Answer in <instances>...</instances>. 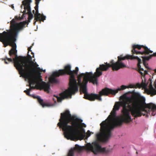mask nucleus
Masks as SVG:
<instances>
[{
  "instance_id": "obj_1",
  "label": "nucleus",
  "mask_w": 156,
  "mask_h": 156,
  "mask_svg": "<svg viewBox=\"0 0 156 156\" xmlns=\"http://www.w3.org/2000/svg\"><path fill=\"white\" fill-rule=\"evenodd\" d=\"M136 59L138 62L137 65L138 69V71L140 74V59L137 56H134L133 55H127L125 56L122 55L118 57V60L115 62L113 60H111L109 63L107 62L105 64H101L97 68L96 72L93 74L92 72H86L85 73H81L77 76L78 82L75 78V74H74V78L76 83L71 85L69 79V87L68 89L62 93L60 95L63 97H67L74 94L78 91L79 86L80 90L84 94V98L90 101H94L95 99L99 101H102L101 98L98 97L99 94L88 93L87 90V85L88 81L93 84H98V78L102 75V71H106L109 67H111L113 71H117L119 69L126 67V65L122 62L125 59Z\"/></svg>"
},
{
  "instance_id": "obj_2",
  "label": "nucleus",
  "mask_w": 156,
  "mask_h": 156,
  "mask_svg": "<svg viewBox=\"0 0 156 156\" xmlns=\"http://www.w3.org/2000/svg\"><path fill=\"white\" fill-rule=\"evenodd\" d=\"M138 103L136 98L127 96L122 97V101L115 102L110 115L100 124L101 133L97 134V139L103 142L107 141L111 136L112 130L115 127L121 126L123 122L128 123L132 121L127 105L133 116L140 117L141 115L137 108Z\"/></svg>"
},
{
  "instance_id": "obj_3",
  "label": "nucleus",
  "mask_w": 156,
  "mask_h": 156,
  "mask_svg": "<svg viewBox=\"0 0 156 156\" xmlns=\"http://www.w3.org/2000/svg\"><path fill=\"white\" fill-rule=\"evenodd\" d=\"M4 33L3 35L5 36V38L4 39H1V42L3 44L4 47H6L9 45L12 47V48L9 51V54L11 58H8L5 57L4 58H2V60L4 61L6 64H8L9 62H13L14 66L18 70L20 75H23L22 71L26 69L27 66H29L31 72L30 76H33L34 73H37L39 74L38 76L39 79L42 81L40 73L41 69L39 67H37L39 65L36 62H34L31 60V56L29 55L30 57V60H27L26 61L25 60L27 59L26 57L17 56L16 46L15 43L16 40V34L11 32Z\"/></svg>"
},
{
  "instance_id": "obj_4",
  "label": "nucleus",
  "mask_w": 156,
  "mask_h": 156,
  "mask_svg": "<svg viewBox=\"0 0 156 156\" xmlns=\"http://www.w3.org/2000/svg\"><path fill=\"white\" fill-rule=\"evenodd\" d=\"M59 122L57 125L62 128L65 137L68 139L72 140H81L85 137L84 129L81 126L80 123L82 120L75 116H72L68 110L61 114Z\"/></svg>"
},
{
  "instance_id": "obj_5",
  "label": "nucleus",
  "mask_w": 156,
  "mask_h": 156,
  "mask_svg": "<svg viewBox=\"0 0 156 156\" xmlns=\"http://www.w3.org/2000/svg\"><path fill=\"white\" fill-rule=\"evenodd\" d=\"M32 2V0H24L22 2V5H24V10L23 11V15L28 14V21H24L18 23H16L14 19L12 20L10 22V29L7 30L6 31H4L2 33H0V40L1 39H4L5 38V36L3 35L5 32L9 33L16 34V39L17 36V32L18 30L22 29L23 27L27 24H28L30 20L33 18V15L32 14L30 7V3ZM0 41L1 42V40Z\"/></svg>"
},
{
  "instance_id": "obj_6",
  "label": "nucleus",
  "mask_w": 156,
  "mask_h": 156,
  "mask_svg": "<svg viewBox=\"0 0 156 156\" xmlns=\"http://www.w3.org/2000/svg\"><path fill=\"white\" fill-rule=\"evenodd\" d=\"M26 69L23 70L22 74L20 75L28 79L30 88L28 90L30 92L32 90L36 89H43L45 91L48 92L50 88V85L49 83H46L44 82H39L37 79L30 76L31 72L29 66H27Z\"/></svg>"
},
{
  "instance_id": "obj_7",
  "label": "nucleus",
  "mask_w": 156,
  "mask_h": 156,
  "mask_svg": "<svg viewBox=\"0 0 156 156\" xmlns=\"http://www.w3.org/2000/svg\"><path fill=\"white\" fill-rule=\"evenodd\" d=\"M71 66L69 64H67L65 66L64 69H60L57 71L54 72L49 78L50 82L51 83H57L58 82V81L56 79V77L67 74L70 76L69 79H70L71 85L73 84L74 82V83H76V80L74 77V74H78L79 68L76 67L75 70L73 71H71Z\"/></svg>"
},
{
  "instance_id": "obj_8",
  "label": "nucleus",
  "mask_w": 156,
  "mask_h": 156,
  "mask_svg": "<svg viewBox=\"0 0 156 156\" xmlns=\"http://www.w3.org/2000/svg\"><path fill=\"white\" fill-rule=\"evenodd\" d=\"M84 147L87 151H91L95 154L99 153H107L109 152L108 150H106L105 147L102 148L99 143L97 141L93 142L91 144L88 143Z\"/></svg>"
},
{
  "instance_id": "obj_9",
  "label": "nucleus",
  "mask_w": 156,
  "mask_h": 156,
  "mask_svg": "<svg viewBox=\"0 0 156 156\" xmlns=\"http://www.w3.org/2000/svg\"><path fill=\"white\" fill-rule=\"evenodd\" d=\"M138 106L137 108L139 110L140 113L142 115H145V114L142 113L144 112L146 113H149L151 112L152 115L154 116L156 114V105L152 103L147 104L144 103L143 107H141L139 101Z\"/></svg>"
},
{
  "instance_id": "obj_10",
  "label": "nucleus",
  "mask_w": 156,
  "mask_h": 156,
  "mask_svg": "<svg viewBox=\"0 0 156 156\" xmlns=\"http://www.w3.org/2000/svg\"><path fill=\"white\" fill-rule=\"evenodd\" d=\"M149 84V89H146V91L148 94H150L151 96L152 97L156 95V90L153 88L152 85L151 80L150 78L148 80L147 82L146 79H144V81L142 80L141 84L137 83L136 85L137 87L139 88L143 87L145 89L146 88Z\"/></svg>"
},
{
  "instance_id": "obj_11",
  "label": "nucleus",
  "mask_w": 156,
  "mask_h": 156,
  "mask_svg": "<svg viewBox=\"0 0 156 156\" xmlns=\"http://www.w3.org/2000/svg\"><path fill=\"white\" fill-rule=\"evenodd\" d=\"M131 52L133 55L135 54L136 55H148L149 53H152L153 51L150 50L147 47L143 45L133 44L132 46Z\"/></svg>"
},
{
  "instance_id": "obj_12",
  "label": "nucleus",
  "mask_w": 156,
  "mask_h": 156,
  "mask_svg": "<svg viewBox=\"0 0 156 156\" xmlns=\"http://www.w3.org/2000/svg\"><path fill=\"white\" fill-rule=\"evenodd\" d=\"M127 86L122 85L121 86L120 88H118L116 90L106 87L102 89L101 91L99 92L98 97H100V98H101V96L103 95L107 96L109 94L115 95L119 91L124 90L127 88Z\"/></svg>"
},
{
  "instance_id": "obj_13",
  "label": "nucleus",
  "mask_w": 156,
  "mask_h": 156,
  "mask_svg": "<svg viewBox=\"0 0 156 156\" xmlns=\"http://www.w3.org/2000/svg\"><path fill=\"white\" fill-rule=\"evenodd\" d=\"M31 97H33L34 99H37L38 102L39 104L43 107L44 108L45 107H49L52 106L53 105L52 104H50L48 103H45L44 101V100L41 98L40 97L38 96H35L34 95H31Z\"/></svg>"
},
{
  "instance_id": "obj_14",
  "label": "nucleus",
  "mask_w": 156,
  "mask_h": 156,
  "mask_svg": "<svg viewBox=\"0 0 156 156\" xmlns=\"http://www.w3.org/2000/svg\"><path fill=\"white\" fill-rule=\"evenodd\" d=\"M83 150V148L77 144L75 145L74 148H71L69 151L68 156H74V151H76L79 152H80Z\"/></svg>"
},
{
  "instance_id": "obj_15",
  "label": "nucleus",
  "mask_w": 156,
  "mask_h": 156,
  "mask_svg": "<svg viewBox=\"0 0 156 156\" xmlns=\"http://www.w3.org/2000/svg\"><path fill=\"white\" fill-rule=\"evenodd\" d=\"M156 56V52L154 53L153 54L150 55L149 56H144L143 57H142L143 58V63L145 67L146 68H147V69H149V68L147 66L148 64H147L146 61H148L149 60L150 58H151L153 56Z\"/></svg>"
},
{
  "instance_id": "obj_16",
  "label": "nucleus",
  "mask_w": 156,
  "mask_h": 156,
  "mask_svg": "<svg viewBox=\"0 0 156 156\" xmlns=\"http://www.w3.org/2000/svg\"><path fill=\"white\" fill-rule=\"evenodd\" d=\"M62 93H60L59 94V95L60 97H59L58 96L54 95V97H55L56 98H53V101H54L55 103H56V100L58 102H61L62 100V99H64L65 98H68L69 97H71V96H69L67 97H63L61 96L60 95Z\"/></svg>"
},
{
  "instance_id": "obj_17",
  "label": "nucleus",
  "mask_w": 156,
  "mask_h": 156,
  "mask_svg": "<svg viewBox=\"0 0 156 156\" xmlns=\"http://www.w3.org/2000/svg\"><path fill=\"white\" fill-rule=\"evenodd\" d=\"M24 92L26 93L27 95H28L29 96H31V95H30V92L28 90H25L24 91Z\"/></svg>"
},
{
  "instance_id": "obj_18",
  "label": "nucleus",
  "mask_w": 156,
  "mask_h": 156,
  "mask_svg": "<svg viewBox=\"0 0 156 156\" xmlns=\"http://www.w3.org/2000/svg\"><path fill=\"white\" fill-rule=\"evenodd\" d=\"M91 132H90V131L88 130L86 133V134L87 135V137H89L91 133Z\"/></svg>"
},
{
  "instance_id": "obj_19",
  "label": "nucleus",
  "mask_w": 156,
  "mask_h": 156,
  "mask_svg": "<svg viewBox=\"0 0 156 156\" xmlns=\"http://www.w3.org/2000/svg\"><path fill=\"white\" fill-rule=\"evenodd\" d=\"M135 86L133 85L130 84L129 85V86H127V88H135Z\"/></svg>"
},
{
  "instance_id": "obj_20",
  "label": "nucleus",
  "mask_w": 156,
  "mask_h": 156,
  "mask_svg": "<svg viewBox=\"0 0 156 156\" xmlns=\"http://www.w3.org/2000/svg\"><path fill=\"white\" fill-rule=\"evenodd\" d=\"M32 47V45L30 46V47H29L28 48V51H32L31 50V49Z\"/></svg>"
},
{
  "instance_id": "obj_21",
  "label": "nucleus",
  "mask_w": 156,
  "mask_h": 156,
  "mask_svg": "<svg viewBox=\"0 0 156 156\" xmlns=\"http://www.w3.org/2000/svg\"><path fill=\"white\" fill-rule=\"evenodd\" d=\"M154 86L155 88H154L155 90H156V82H155L154 83Z\"/></svg>"
},
{
  "instance_id": "obj_22",
  "label": "nucleus",
  "mask_w": 156,
  "mask_h": 156,
  "mask_svg": "<svg viewBox=\"0 0 156 156\" xmlns=\"http://www.w3.org/2000/svg\"><path fill=\"white\" fill-rule=\"evenodd\" d=\"M82 125L83 126V127H86V125L85 124H84V123H82Z\"/></svg>"
},
{
  "instance_id": "obj_23",
  "label": "nucleus",
  "mask_w": 156,
  "mask_h": 156,
  "mask_svg": "<svg viewBox=\"0 0 156 156\" xmlns=\"http://www.w3.org/2000/svg\"><path fill=\"white\" fill-rule=\"evenodd\" d=\"M11 7L13 9H14V6L13 5H11Z\"/></svg>"
},
{
  "instance_id": "obj_24",
  "label": "nucleus",
  "mask_w": 156,
  "mask_h": 156,
  "mask_svg": "<svg viewBox=\"0 0 156 156\" xmlns=\"http://www.w3.org/2000/svg\"><path fill=\"white\" fill-rule=\"evenodd\" d=\"M32 12H33V13L34 14V13H35V11H34V10H33L32 11Z\"/></svg>"
},
{
  "instance_id": "obj_25",
  "label": "nucleus",
  "mask_w": 156,
  "mask_h": 156,
  "mask_svg": "<svg viewBox=\"0 0 156 156\" xmlns=\"http://www.w3.org/2000/svg\"><path fill=\"white\" fill-rule=\"evenodd\" d=\"M31 53L33 55V57H34V53L33 52H31Z\"/></svg>"
},
{
  "instance_id": "obj_26",
  "label": "nucleus",
  "mask_w": 156,
  "mask_h": 156,
  "mask_svg": "<svg viewBox=\"0 0 156 156\" xmlns=\"http://www.w3.org/2000/svg\"><path fill=\"white\" fill-rule=\"evenodd\" d=\"M155 73H156V69H155Z\"/></svg>"
}]
</instances>
